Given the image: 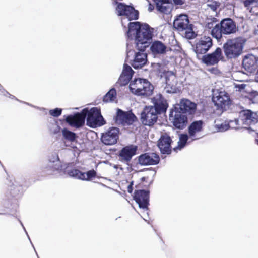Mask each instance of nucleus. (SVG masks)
Masks as SVG:
<instances>
[{"label": "nucleus", "instance_id": "f257e3e1", "mask_svg": "<svg viewBox=\"0 0 258 258\" xmlns=\"http://www.w3.org/2000/svg\"><path fill=\"white\" fill-rule=\"evenodd\" d=\"M127 36L134 39L136 47L139 50H145L148 46L153 36V29L147 24L139 22H130Z\"/></svg>", "mask_w": 258, "mask_h": 258}, {"label": "nucleus", "instance_id": "f03ea898", "mask_svg": "<svg viewBox=\"0 0 258 258\" xmlns=\"http://www.w3.org/2000/svg\"><path fill=\"white\" fill-rule=\"evenodd\" d=\"M154 106H146L141 114V120L145 125L152 126L157 121L158 115L164 113L168 107L166 101L161 94L152 99Z\"/></svg>", "mask_w": 258, "mask_h": 258}, {"label": "nucleus", "instance_id": "7ed1b4c3", "mask_svg": "<svg viewBox=\"0 0 258 258\" xmlns=\"http://www.w3.org/2000/svg\"><path fill=\"white\" fill-rule=\"evenodd\" d=\"M255 116L256 114L250 110L241 111L240 112L238 119L230 121L228 125L222 124L220 129L221 131H226L229 127L235 129L249 128L248 126L249 125L254 124L257 122Z\"/></svg>", "mask_w": 258, "mask_h": 258}, {"label": "nucleus", "instance_id": "20e7f679", "mask_svg": "<svg viewBox=\"0 0 258 258\" xmlns=\"http://www.w3.org/2000/svg\"><path fill=\"white\" fill-rule=\"evenodd\" d=\"M173 27L182 37L187 39H193L197 35L193 31L192 25L189 23L188 17L185 14H180L175 19Z\"/></svg>", "mask_w": 258, "mask_h": 258}, {"label": "nucleus", "instance_id": "39448f33", "mask_svg": "<svg viewBox=\"0 0 258 258\" xmlns=\"http://www.w3.org/2000/svg\"><path fill=\"white\" fill-rule=\"evenodd\" d=\"M237 31L235 23L231 18L222 20L220 24H217L211 30L212 36L220 41L222 37V34L230 35Z\"/></svg>", "mask_w": 258, "mask_h": 258}, {"label": "nucleus", "instance_id": "423d86ee", "mask_svg": "<svg viewBox=\"0 0 258 258\" xmlns=\"http://www.w3.org/2000/svg\"><path fill=\"white\" fill-rule=\"evenodd\" d=\"M130 89L133 94L137 96L148 97L152 94L154 87L148 80L137 78L131 82Z\"/></svg>", "mask_w": 258, "mask_h": 258}, {"label": "nucleus", "instance_id": "0eeeda50", "mask_svg": "<svg viewBox=\"0 0 258 258\" xmlns=\"http://www.w3.org/2000/svg\"><path fill=\"white\" fill-rule=\"evenodd\" d=\"M244 44V41L241 37L228 40L223 46L225 55L228 59L238 57L242 52Z\"/></svg>", "mask_w": 258, "mask_h": 258}, {"label": "nucleus", "instance_id": "6e6552de", "mask_svg": "<svg viewBox=\"0 0 258 258\" xmlns=\"http://www.w3.org/2000/svg\"><path fill=\"white\" fill-rule=\"evenodd\" d=\"M117 14L119 16H123L121 20L122 26L125 27L124 24L133 20L138 18L139 13L133 7L126 5L123 3H118L116 8Z\"/></svg>", "mask_w": 258, "mask_h": 258}, {"label": "nucleus", "instance_id": "1a4fd4ad", "mask_svg": "<svg viewBox=\"0 0 258 258\" xmlns=\"http://www.w3.org/2000/svg\"><path fill=\"white\" fill-rule=\"evenodd\" d=\"M87 113V124L92 127L100 126L105 123L100 111L97 108H92L89 111L85 109Z\"/></svg>", "mask_w": 258, "mask_h": 258}, {"label": "nucleus", "instance_id": "9d476101", "mask_svg": "<svg viewBox=\"0 0 258 258\" xmlns=\"http://www.w3.org/2000/svg\"><path fill=\"white\" fill-rule=\"evenodd\" d=\"M165 79V86L164 91L169 94L176 93L179 92L178 87L177 79L175 74L172 71H167L164 74Z\"/></svg>", "mask_w": 258, "mask_h": 258}, {"label": "nucleus", "instance_id": "9b49d317", "mask_svg": "<svg viewBox=\"0 0 258 258\" xmlns=\"http://www.w3.org/2000/svg\"><path fill=\"white\" fill-rule=\"evenodd\" d=\"M134 200L138 204L139 208L146 212L148 215V208L149 204V192L145 190H137L134 194Z\"/></svg>", "mask_w": 258, "mask_h": 258}, {"label": "nucleus", "instance_id": "f8f14e48", "mask_svg": "<svg viewBox=\"0 0 258 258\" xmlns=\"http://www.w3.org/2000/svg\"><path fill=\"white\" fill-rule=\"evenodd\" d=\"M119 130L118 128L112 127L101 136L102 142L106 145H112L117 143Z\"/></svg>", "mask_w": 258, "mask_h": 258}, {"label": "nucleus", "instance_id": "ddd939ff", "mask_svg": "<svg viewBox=\"0 0 258 258\" xmlns=\"http://www.w3.org/2000/svg\"><path fill=\"white\" fill-rule=\"evenodd\" d=\"M136 119V117L133 113L124 112L118 109L115 117V122L124 126L128 125L133 124Z\"/></svg>", "mask_w": 258, "mask_h": 258}, {"label": "nucleus", "instance_id": "4468645a", "mask_svg": "<svg viewBox=\"0 0 258 258\" xmlns=\"http://www.w3.org/2000/svg\"><path fill=\"white\" fill-rule=\"evenodd\" d=\"M173 112H171L169 115L170 120L173 125L178 129H183L186 127L188 123V118L186 115L180 112H175L174 116L172 115Z\"/></svg>", "mask_w": 258, "mask_h": 258}, {"label": "nucleus", "instance_id": "2eb2a0df", "mask_svg": "<svg viewBox=\"0 0 258 258\" xmlns=\"http://www.w3.org/2000/svg\"><path fill=\"white\" fill-rule=\"evenodd\" d=\"M212 101L214 104L218 108H223L226 105H228L229 97L227 93L225 91H214Z\"/></svg>", "mask_w": 258, "mask_h": 258}, {"label": "nucleus", "instance_id": "dca6fc26", "mask_svg": "<svg viewBox=\"0 0 258 258\" xmlns=\"http://www.w3.org/2000/svg\"><path fill=\"white\" fill-rule=\"evenodd\" d=\"M213 41L209 36H204L202 37L197 43L195 52L197 54L206 53L212 46Z\"/></svg>", "mask_w": 258, "mask_h": 258}, {"label": "nucleus", "instance_id": "f3484780", "mask_svg": "<svg viewBox=\"0 0 258 258\" xmlns=\"http://www.w3.org/2000/svg\"><path fill=\"white\" fill-rule=\"evenodd\" d=\"M85 109H84L82 113H77L73 115H70L67 116L66 121L71 126L79 127L83 125L85 122L87 113L85 112Z\"/></svg>", "mask_w": 258, "mask_h": 258}, {"label": "nucleus", "instance_id": "a211bd4d", "mask_svg": "<svg viewBox=\"0 0 258 258\" xmlns=\"http://www.w3.org/2000/svg\"><path fill=\"white\" fill-rule=\"evenodd\" d=\"M160 161L158 155L155 153H147L139 157L138 161L142 165H154L157 164Z\"/></svg>", "mask_w": 258, "mask_h": 258}, {"label": "nucleus", "instance_id": "6ab92c4d", "mask_svg": "<svg viewBox=\"0 0 258 258\" xmlns=\"http://www.w3.org/2000/svg\"><path fill=\"white\" fill-rule=\"evenodd\" d=\"M222 58L223 57L222 50L218 47L213 53L204 55L202 59L203 61L207 65H214Z\"/></svg>", "mask_w": 258, "mask_h": 258}, {"label": "nucleus", "instance_id": "aec40b11", "mask_svg": "<svg viewBox=\"0 0 258 258\" xmlns=\"http://www.w3.org/2000/svg\"><path fill=\"white\" fill-rule=\"evenodd\" d=\"M203 122L201 120L195 121L188 127V134L191 141L199 139L201 138L200 133L203 128Z\"/></svg>", "mask_w": 258, "mask_h": 258}, {"label": "nucleus", "instance_id": "412c9836", "mask_svg": "<svg viewBox=\"0 0 258 258\" xmlns=\"http://www.w3.org/2000/svg\"><path fill=\"white\" fill-rule=\"evenodd\" d=\"M172 140L167 134L162 135L159 140L158 146L162 154H169L171 152Z\"/></svg>", "mask_w": 258, "mask_h": 258}, {"label": "nucleus", "instance_id": "4be33fe9", "mask_svg": "<svg viewBox=\"0 0 258 258\" xmlns=\"http://www.w3.org/2000/svg\"><path fill=\"white\" fill-rule=\"evenodd\" d=\"M136 151L137 147L133 145L123 148L119 152L121 160L124 162L130 161L132 157L136 154Z\"/></svg>", "mask_w": 258, "mask_h": 258}, {"label": "nucleus", "instance_id": "5701e85b", "mask_svg": "<svg viewBox=\"0 0 258 258\" xmlns=\"http://www.w3.org/2000/svg\"><path fill=\"white\" fill-rule=\"evenodd\" d=\"M179 109L183 113H188L190 114H194L196 110L197 105L194 102L188 99H181L179 104Z\"/></svg>", "mask_w": 258, "mask_h": 258}, {"label": "nucleus", "instance_id": "b1692460", "mask_svg": "<svg viewBox=\"0 0 258 258\" xmlns=\"http://www.w3.org/2000/svg\"><path fill=\"white\" fill-rule=\"evenodd\" d=\"M133 73L134 72L130 66L124 64L122 72L117 83L122 86L127 84L131 79Z\"/></svg>", "mask_w": 258, "mask_h": 258}, {"label": "nucleus", "instance_id": "393cba45", "mask_svg": "<svg viewBox=\"0 0 258 258\" xmlns=\"http://www.w3.org/2000/svg\"><path fill=\"white\" fill-rule=\"evenodd\" d=\"M144 51L139 50V52L136 53L135 58L132 63L134 68H141L146 64L147 56V54L144 52Z\"/></svg>", "mask_w": 258, "mask_h": 258}, {"label": "nucleus", "instance_id": "a878e982", "mask_svg": "<svg viewBox=\"0 0 258 258\" xmlns=\"http://www.w3.org/2000/svg\"><path fill=\"white\" fill-rule=\"evenodd\" d=\"M256 62V58L253 55H249L243 58L242 65L246 70L251 72L255 69Z\"/></svg>", "mask_w": 258, "mask_h": 258}, {"label": "nucleus", "instance_id": "bb28decb", "mask_svg": "<svg viewBox=\"0 0 258 258\" xmlns=\"http://www.w3.org/2000/svg\"><path fill=\"white\" fill-rule=\"evenodd\" d=\"M156 5L157 9L161 12L167 14L171 11V4L169 0H153Z\"/></svg>", "mask_w": 258, "mask_h": 258}, {"label": "nucleus", "instance_id": "cd10ccee", "mask_svg": "<svg viewBox=\"0 0 258 258\" xmlns=\"http://www.w3.org/2000/svg\"><path fill=\"white\" fill-rule=\"evenodd\" d=\"M151 50L154 54H162L165 52L166 46L161 41H154L151 46Z\"/></svg>", "mask_w": 258, "mask_h": 258}, {"label": "nucleus", "instance_id": "c85d7f7f", "mask_svg": "<svg viewBox=\"0 0 258 258\" xmlns=\"http://www.w3.org/2000/svg\"><path fill=\"white\" fill-rule=\"evenodd\" d=\"M62 167L60 161L57 155H52L50 158L47 168L52 171L58 170Z\"/></svg>", "mask_w": 258, "mask_h": 258}, {"label": "nucleus", "instance_id": "c756f323", "mask_svg": "<svg viewBox=\"0 0 258 258\" xmlns=\"http://www.w3.org/2000/svg\"><path fill=\"white\" fill-rule=\"evenodd\" d=\"M66 172L69 176L76 179L84 180L85 178V173L82 172L78 169H68Z\"/></svg>", "mask_w": 258, "mask_h": 258}, {"label": "nucleus", "instance_id": "7c9ffc66", "mask_svg": "<svg viewBox=\"0 0 258 258\" xmlns=\"http://www.w3.org/2000/svg\"><path fill=\"white\" fill-rule=\"evenodd\" d=\"M189 141V142H191V139H189V135H187V134H181L179 136V140L178 142V146L174 148V150H176V149H181L183 148L187 141Z\"/></svg>", "mask_w": 258, "mask_h": 258}, {"label": "nucleus", "instance_id": "2f4dec72", "mask_svg": "<svg viewBox=\"0 0 258 258\" xmlns=\"http://www.w3.org/2000/svg\"><path fill=\"white\" fill-rule=\"evenodd\" d=\"M116 90L114 88H112L104 96L103 101L105 102L113 101L116 99Z\"/></svg>", "mask_w": 258, "mask_h": 258}, {"label": "nucleus", "instance_id": "473e14b6", "mask_svg": "<svg viewBox=\"0 0 258 258\" xmlns=\"http://www.w3.org/2000/svg\"><path fill=\"white\" fill-rule=\"evenodd\" d=\"M62 134L63 138L68 141L73 142L75 140L76 138V134L72 132L66 128H64L62 131Z\"/></svg>", "mask_w": 258, "mask_h": 258}, {"label": "nucleus", "instance_id": "72a5a7b5", "mask_svg": "<svg viewBox=\"0 0 258 258\" xmlns=\"http://www.w3.org/2000/svg\"><path fill=\"white\" fill-rule=\"evenodd\" d=\"M62 112V109L60 108H56L54 109H51L49 111V114L54 117H57L59 116Z\"/></svg>", "mask_w": 258, "mask_h": 258}, {"label": "nucleus", "instance_id": "f704fd0d", "mask_svg": "<svg viewBox=\"0 0 258 258\" xmlns=\"http://www.w3.org/2000/svg\"><path fill=\"white\" fill-rule=\"evenodd\" d=\"M96 175V173L94 170H89L85 173V178L83 180H88L91 178L95 177Z\"/></svg>", "mask_w": 258, "mask_h": 258}, {"label": "nucleus", "instance_id": "c9c22d12", "mask_svg": "<svg viewBox=\"0 0 258 258\" xmlns=\"http://www.w3.org/2000/svg\"><path fill=\"white\" fill-rule=\"evenodd\" d=\"M152 68L153 71L155 72H160L161 66L158 63H152Z\"/></svg>", "mask_w": 258, "mask_h": 258}, {"label": "nucleus", "instance_id": "e433bc0d", "mask_svg": "<svg viewBox=\"0 0 258 258\" xmlns=\"http://www.w3.org/2000/svg\"><path fill=\"white\" fill-rule=\"evenodd\" d=\"M243 3L245 7H248L252 4L255 0H241Z\"/></svg>", "mask_w": 258, "mask_h": 258}, {"label": "nucleus", "instance_id": "4c0bfd02", "mask_svg": "<svg viewBox=\"0 0 258 258\" xmlns=\"http://www.w3.org/2000/svg\"><path fill=\"white\" fill-rule=\"evenodd\" d=\"M206 27L209 28V29L212 28V29H213V28L214 27V23L213 22H208V23H207V24L206 25Z\"/></svg>", "mask_w": 258, "mask_h": 258}, {"label": "nucleus", "instance_id": "58836bf2", "mask_svg": "<svg viewBox=\"0 0 258 258\" xmlns=\"http://www.w3.org/2000/svg\"><path fill=\"white\" fill-rule=\"evenodd\" d=\"M133 183H131L127 186V191L129 193H132L133 191Z\"/></svg>", "mask_w": 258, "mask_h": 258}, {"label": "nucleus", "instance_id": "ea45409f", "mask_svg": "<svg viewBox=\"0 0 258 258\" xmlns=\"http://www.w3.org/2000/svg\"><path fill=\"white\" fill-rule=\"evenodd\" d=\"M209 7L212 9L213 11H215L216 10V5H214L213 4L208 5Z\"/></svg>", "mask_w": 258, "mask_h": 258}, {"label": "nucleus", "instance_id": "a19ab883", "mask_svg": "<svg viewBox=\"0 0 258 258\" xmlns=\"http://www.w3.org/2000/svg\"><path fill=\"white\" fill-rule=\"evenodd\" d=\"M4 93V95L5 96H7V95H9V97H11L12 98H14L15 97L11 94H10L8 92L4 91V92H2Z\"/></svg>", "mask_w": 258, "mask_h": 258}, {"label": "nucleus", "instance_id": "79ce46f5", "mask_svg": "<svg viewBox=\"0 0 258 258\" xmlns=\"http://www.w3.org/2000/svg\"><path fill=\"white\" fill-rule=\"evenodd\" d=\"M175 4L179 5L182 4L181 0H173Z\"/></svg>", "mask_w": 258, "mask_h": 258}, {"label": "nucleus", "instance_id": "37998d69", "mask_svg": "<svg viewBox=\"0 0 258 258\" xmlns=\"http://www.w3.org/2000/svg\"><path fill=\"white\" fill-rule=\"evenodd\" d=\"M255 80L256 82H258V69L256 73L255 74Z\"/></svg>", "mask_w": 258, "mask_h": 258}, {"label": "nucleus", "instance_id": "c03bdc74", "mask_svg": "<svg viewBox=\"0 0 258 258\" xmlns=\"http://www.w3.org/2000/svg\"><path fill=\"white\" fill-rule=\"evenodd\" d=\"M21 225L22 226V227H23V228H24V230H25V232H26V234H27V235H28V233H27V232H26V229H25V228H24V226H23V224L21 222ZM27 236H28V235H27Z\"/></svg>", "mask_w": 258, "mask_h": 258}, {"label": "nucleus", "instance_id": "a18cd8bd", "mask_svg": "<svg viewBox=\"0 0 258 258\" xmlns=\"http://www.w3.org/2000/svg\"><path fill=\"white\" fill-rule=\"evenodd\" d=\"M143 218L144 220L146 221V220L145 219V218L144 217H143Z\"/></svg>", "mask_w": 258, "mask_h": 258}]
</instances>
